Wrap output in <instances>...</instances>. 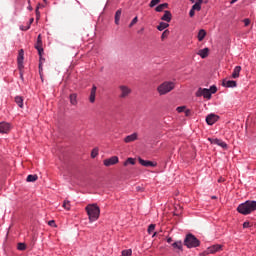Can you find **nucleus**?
<instances>
[{
  "label": "nucleus",
  "mask_w": 256,
  "mask_h": 256,
  "mask_svg": "<svg viewBox=\"0 0 256 256\" xmlns=\"http://www.w3.org/2000/svg\"><path fill=\"white\" fill-rule=\"evenodd\" d=\"M85 209L90 223H94V221L99 219V215H101V209H99V206L96 204H89Z\"/></svg>",
  "instance_id": "f03ea898"
},
{
  "label": "nucleus",
  "mask_w": 256,
  "mask_h": 256,
  "mask_svg": "<svg viewBox=\"0 0 256 256\" xmlns=\"http://www.w3.org/2000/svg\"><path fill=\"white\" fill-rule=\"evenodd\" d=\"M105 167H111L112 165H117L119 163V157L112 156L110 158H107L103 161Z\"/></svg>",
  "instance_id": "6e6552de"
},
{
  "label": "nucleus",
  "mask_w": 256,
  "mask_h": 256,
  "mask_svg": "<svg viewBox=\"0 0 256 256\" xmlns=\"http://www.w3.org/2000/svg\"><path fill=\"white\" fill-rule=\"evenodd\" d=\"M48 225H49L50 227H57V226L55 225V221H54V220H50V221L48 222Z\"/></svg>",
  "instance_id": "a18cd8bd"
},
{
  "label": "nucleus",
  "mask_w": 256,
  "mask_h": 256,
  "mask_svg": "<svg viewBox=\"0 0 256 256\" xmlns=\"http://www.w3.org/2000/svg\"><path fill=\"white\" fill-rule=\"evenodd\" d=\"M208 91H210L211 95L217 93V86L215 85L210 86V89H208Z\"/></svg>",
  "instance_id": "e433bc0d"
},
{
  "label": "nucleus",
  "mask_w": 256,
  "mask_h": 256,
  "mask_svg": "<svg viewBox=\"0 0 256 256\" xmlns=\"http://www.w3.org/2000/svg\"><path fill=\"white\" fill-rule=\"evenodd\" d=\"M171 19H173V15L171 11L165 10L164 15L161 17V21H165L166 23H171Z\"/></svg>",
  "instance_id": "2eb2a0df"
},
{
  "label": "nucleus",
  "mask_w": 256,
  "mask_h": 256,
  "mask_svg": "<svg viewBox=\"0 0 256 256\" xmlns=\"http://www.w3.org/2000/svg\"><path fill=\"white\" fill-rule=\"evenodd\" d=\"M172 242H173V238L168 237V238H167V243H172Z\"/></svg>",
  "instance_id": "de8ad7c7"
},
{
  "label": "nucleus",
  "mask_w": 256,
  "mask_h": 256,
  "mask_svg": "<svg viewBox=\"0 0 256 256\" xmlns=\"http://www.w3.org/2000/svg\"><path fill=\"white\" fill-rule=\"evenodd\" d=\"M219 121V116L215 114H209L206 116V123L207 125H215Z\"/></svg>",
  "instance_id": "9d476101"
},
{
  "label": "nucleus",
  "mask_w": 256,
  "mask_h": 256,
  "mask_svg": "<svg viewBox=\"0 0 256 256\" xmlns=\"http://www.w3.org/2000/svg\"><path fill=\"white\" fill-rule=\"evenodd\" d=\"M241 73V66H236L232 72V79H239Z\"/></svg>",
  "instance_id": "aec40b11"
},
{
  "label": "nucleus",
  "mask_w": 256,
  "mask_h": 256,
  "mask_svg": "<svg viewBox=\"0 0 256 256\" xmlns=\"http://www.w3.org/2000/svg\"><path fill=\"white\" fill-rule=\"evenodd\" d=\"M185 113H186V115H189V110H186V112H185Z\"/></svg>",
  "instance_id": "4d7b16f0"
},
{
  "label": "nucleus",
  "mask_w": 256,
  "mask_h": 256,
  "mask_svg": "<svg viewBox=\"0 0 256 256\" xmlns=\"http://www.w3.org/2000/svg\"><path fill=\"white\" fill-rule=\"evenodd\" d=\"M35 49H37L38 54L40 57L43 55V41L41 40V34L37 37V43L35 45Z\"/></svg>",
  "instance_id": "9b49d317"
},
{
  "label": "nucleus",
  "mask_w": 256,
  "mask_h": 256,
  "mask_svg": "<svg viewBox=\"0 0 256 256\" xmlns=\"http://www.w3.org/2000/svg\"><path fill=\"white\" fill-rule=\"evenodd\" d=\"M184 245L188 249H194L195 247H199L201 245V241L195 237L193 234H187L184 239Z\"/></svg>",
  "instance_id": "20e7f679"
},
{
  "label": "nucleus",
  "mask_w": 256,
  "mask_h": 256,
  "mask_svg": "<svg viewBox=\"0 0 256 256\" xmlns=\"http://www.w3.org/2000/svg\"><path fill=\"white\" fill-rule=\"evenodd\" d=\"M238 213L241 215H251L254 211H256V201L255 200H247L241 203L237 207Z\"/></svg>",
  "instance_id": "f257e3e1"
},
{
  "label": "nucleus",
  "mask_w": 256,
  "mask_h": 256,
  "mask_svg": "<svg viewBox=\"0 0 256 256\" xmlns=\"http://www.w3.org/2000/svg\"><path fill=\"white\" fill-rule=\"evenodd\" d=\"M251 20H249L248 18L244 19V25L245 27H248V25H250Z\"/></svg>",
  "instance_id": "37998d69"
},
{
  "label": "nucleus",
  "mask_w": 256,
  "mask_h": 256,
  "mask_svg": "<svg viewBox=\"0 0 256 256\" xmlns=\"http://www.w3.org/2000/svg\"><path fill=\"white\" fill-rule=\"evenodd\" d=\"M24 55L25 52L23 51V49L19 50V54H18V69H23V60H24Z\"/></svg>",
  "instance_id": "dca6fc26"
},
{
  "label": "nucleus",
  "mask_w": 256,
  "mask_h": 256,
  "mask_svg": "<svg viewBox=\"0 0 256 256\" xmlns=\"http://www.w3.org/2000/svg\"><path fill=\"white\" fill-rule=\"evenodd\" d=\"M223 87L231 88L237 87V81L234 80H223L222 82Z\"/></svg>",
  "instance_id": "f3484780"
},
{
  "label": "nucleus",
  "mask_w": 256,
  "mask_h": 256,
  "mask_svg": "<svg viewBox=\"0 0 256 256\" xmlns=\"http://www.w3.org/2000/svg\"><path fill=\"white\" fill-rule=\"evenodd\" d=\"M27 9H28V11H33V7H31V5H29V6L27 7Z\"/></svg>",
  "instance_id": "864d4df0"
},
{
  "label": "nucleus",
  "mask_w": 256,
  "mask_h": 256,
  "mask_svg": "<svg viewBox=\"0 0 256 256\" xmlns=\"http://www.w3.org/2000/svg\"><path fill=\"white\" fill-rule=\"evenodd\" d=\"M121 9L117 10L115 13V19H121Z\"/></svg>",
  "instance_id": "58836bf2"
},
{
  "label": "nucleus",
  "mask_w": 256,
  "mask_h": 256,
  "mask_svg": "<svg viewBox=\"0 0 256 256\" xmlns=\"http://www.w3.org/2000/svg\"><path fill=\"white\" fill-rule=\"evenodd\" d=\"M139 21V18L136 16L132 19L131 23L129 24V27H133V25H136V23Z\"/></svg>",
  "instance_id": "4c0bfd02"
},
{
  "label": "nucleus",
  "mask_w": 256,
  "mask_h": 256,
  "mask_svg": "<svg viewBox=\"0 0 256 256\" xmlns=\"http://www.w3.org/2000/svg\"><path fill=\"white\" fill-rule=\"evenodd\" d=\"M173 249H177L178 251H183V242L182 241H176L172 243Z\"/></svg>",
  "instance_id": "5701e85b"
},
{
  "label": "nucleus",
  "mask_w": 256,
  "mask_h": 256,
  "mask_svg": "<svg viewBox=\"0 0 256 256\" xmlns=\"http://www.w3.org/2000/svg\"><path fill=\"white\" fill-rule=\"evenodd\" d=\"M195 11H201V8H198V6L194 4L189 11V16L195 17Z\"/></svg>",
  "instance_id": "a878e982"
},
{
  "label": "nucleus",
  "mask_w": 256,
  "mask_h": 256,
  "mask_svg": "<svg viewBox=\"0 0 256 256\" xmlns=\"http://www.w3.org/2000/svg\"><path fill=\"white\" fill-rule=\"evenodd\" d=\"M169 8V4L168 3H163V4H159L156 8L155 11L157 13H162L163 10L168 9Z\"/></svg>",
  "instance_id": "412c9836"
},
{
  "label": "nucleus",
  "mask_w": 256,
  "mask_h": 256,
  "mask_svg": "<svg viewBox=\"0 0 256 256\" xmlns=\"http://www.w3.org/2000/svg\"><path fill=\"white\" fill-rule=\"evenodd\" d=\"M211 90L207 89V88H199L198 93H197V97H204V99H211Z\"/></svg>",
  "instance_id": "0eeeda50"
},
{
  "label": "nucleus",
  "mask_w": 256,
  "mask_h": 256,
  "mask_svg": "<svg viewBox=\"0 0 256 256\" xmlns=\"http://www.w3.org/2000/svg\"><path fill=\"white\" fill-rule=\"evenodd\" d=\"M132 254H133V251L131 249L122 251V256H131Z\"/></svg>",
  "instance_id": "f704fd0d"
},
{
  "label": "nucleus",
  "mask_w": 256,
  "mask_h": 256,
  "mask_svg": "<svg viewBox=\"0 0 256 256\" xmlns=\"http://www.w3.org/2000/svg\"><path fill=\"white\" fill-rule=\"evenodd\" d=\"M190 3H194L197 5L199 9H201V5H203V0H190Z\"/></svg>",
  "instance_id": "7c9ffc66"
},
{
  "label": "nucleus",
  "mask_w": 256,
  "mask_h": 256,
  "mask_svg": "<svg viewBox=\"0 0 256 256\" xmlns=\"http://www.w3.org/2000/svg\"><path fill=\"white\" fill-rule=\"evenodd\" d=\"M36 15L39 17V8L36 9Z\"/></svg>",
  "instance_id": "5fc2aeb1"
},
{
  "label": "nucleus",
  "mask_w": 256,
  "mask_h": 256,
  "mask_svg": "<svg viewBox=\"0 0 256 256\" xmlns=\"http://www.w3.org/2000/svg\"><path fill=\"white\" fill-rule=\"evenodd\" d=\"M223 249V245L220 244H214L210 247H208L205 251L206 255H213L215 253H219Z\"/></svg>",
  "instance_id": "39448f33"
},
{
  "label": "nucleus",
  "mask_w": 256,
  "mask_h": 256,
  "mask_svg": "<svg viewBox=\"0 0 256 256\" xmlns=\"http://www.w3.org/2000/svg\"><path fill=\"white\" fill-rule=\"evenodd\" d=\"M127 165H135V159H134V158H128V159L124 162V167H127Z\"/></svg>",
  "instance_id": "c85d7f7f"
},
{
  "label": "nucleus",
  "mask_w": 256,
  "mask_h": 256,
  "mask_svg": "<svg viewBox=\"0 0 256 256\" xmlns=\"http://www.w3.org/2000/svg\"><path fill=\"white\" fill-rule=\"evenodd\" d=\"M138 161L143 167H157V163L153 161L144 160L143 158H139Z\"/></svg>",
  "instance_id": "4468645a"
},
{
  "label": "nucleus",
  "mask_w": 256,
  "mask_h": 256,
  "mask_svg": "<svg viewBox=\"0 0 256 256\" xmlns=\"http://www.w3.org/2000/svg\"><path fill=\"white\" fill-rule=\"evenodd\" d=\"M148 235H151V233H153V231H155V224H150L148 226Z\"/></svg>",
  "instance_id": "c9c22d12"
},
{
  "label": "nucleus",
  "mask_w": 256,
  "mask_h": 256,
  "mask_svg": "<svg viewBox=\"0 0 256 256\" xmlns=\"http://www.w3.org/2000/svg\"><path fill=\"white\" fill-rule=\"evenodd\" d=\"M205 37H207V31H205V29H200L197 35V39L198 41H203V39H205Z\"/></svg>",
  "instance_id": "4be33fe9"
},
{
  "label": "nucleus",
  "mask_w": 256,
  "mask_h": 256,
  "mask_svg": "<svg viewBox=\"0 0 256 256\" xmlns=\"http://www.w3.org/2000/svg\"><path fill=\"white\" fill-rule=\"evenodd\" d=\"M156 235H157V232H154L153 235H152V237H155Z\"/></svg>",
  "instance_id": "6e6d98bb"
},
{
  "label": "nucleus",
  "mask_w": 256,
  "mask_h": 256,
  "mask_svg": "<svg viewBox=\"0 0 256 256\" xmlns=\"http://www.w3.org/2000/svg\"><path fill=\"white\" fill-rule=\"evenodd\" d=\"M223 181H225V179H223L222 177L218 179V183H223Z\"/></svg>",
  "instance_id": "603ef678"
},
{
  "label": "nucleus",
  "mask_w": 256,
  "mask_h": 256,
  "mask_svg": "<svg viewBox=\"0 0 256 256\" xmlns=\"http://www.w3.org/2000/svg\"><path fill=\"white\" fill-rule=\"evenodd\" d=\"M212 199H217V196H212Z\"/></svg>",
  "instance_id": "13d9d810"
},
{
  "label": "nucleus",
  "mask_w": 256,
  "mask_h": 256,
  "mask_svg": "<svg viewBox=\"0 0 256 256\" xmlns=\"http://www.w3.org/2000/svg\"><path fill=\"white\" fill-rule=\"evenodd\" d=\"M28 3H31V0H28Z\"/></svg>",
  "instance_id": "bf43d9fd"
},
{
  "label": "nucleus",
  "mask_w": 256,
  "mask_h": 256,
  "mask_svg": "<svg viewBox=\"0 0 256 256\" xmlns=\"http://www.w3.org/2000/svg\"><path fill=\"white\" fill-rule=\"evenodd\" d=\"M96 96H97V86L93 85L90 90V96H89L90 103H95Z\"/></svg>",
  "instance_id": "a211bd4d"
},
{
  "label": "nucleus",
  "mask_w": 256,
  "mask_h": 256,
  "mask_svg": "<svg viewBox=\"0 0 256 256\" xmlns=\"http://www.w3.org/2000/svg\"><path fill=\"white\" fill-rule=\"evenodd\" d=\"M208 141H210V143L212 145H218V147H222V149H227V143H225V141L218 139V138H214L211 139L209 138Z\"/></svg>",
  "instance_id": "1a4fd4ad"
},
{
  "label": "nucleus",
  "mask_w": 256,
  "mask_h": 256,
  "mask_svg": "<svg viewBox=\"0 0 256 256\" xmlns=\"http://www.w3.org/2000/svg\"><path fill=\"white\" fill-rule=\"evenodd\" d=\"M119 89L121 92L120 99H125L126 97H129V95H131V88H129L128 86L121 85Z\"/></svg>",
  "instance_id": "423d86ee"
},
{
  "label": "nucleus",
  "mask_w": 256,
  "mask_h": 256,
  "mask_svg": "<svg viewBox=\"0 0 256 256\" xmlns=\"http://www.w3.org/2000/svg\"><path fill=\"white\" fill-rule=\"evenodd\" d=\"M63 207L64 209H66V211H69L71 209V202L69 200H65L63 203Z\"/></svg>",
  "instance_id": "c756f323"
},
{
  "label": "nucleus",
  "mask_w": 256,
  "mask_h": 256,
  "mask_svg": "<svg viewBox=\"0 0 256 256\" xmlns=\"http://www.w3.org/2000/svg\"><path fill=\"white\" fill-rule=\"evenodd\" d=\"M11 131V124L9 122H0V133L5 134Z\"/></svg>",
  "instance_id": "f8f14e48"
},
{
  "label": "nucleus",
  "mask_w": 256,
  "mask_h": 256,
  "mask_svg": "<svg viewBox=\"0 0 256 256\" xmlns=\"http://www.w3.org/2000/svg\"><path fill=\"white\" fill-rule=\"evenodd\" d=\"M249 227H251V224L249 222H244L243 223V229H249Z\"/></svg>",
  "instance_id": "79ce46f5"
},
{
  "label": "nucleus",
  "mask_w": 256,
  "mask_h": 256,
  "mask_svg": "<svg viewBox=\"0 0 256 256\" xmlns=\"http://www.w3.org/2000/svg\"><path fill=\"white\" fill-rule=\"evenodd\" d=\"M169 27V22H160L157 26L158 31H165Z\"/></svg>",
  "instance_id": "393cba45"
},
{
  "label": "nucleus",
  "mask_w": 256,
  "mask_h": 256,
  "mask_svg": "<svg viewBox=\"0 0 256 256\" xmlns=\"http://www.w3.org/2000/svg\"><path fill=\"white\" fill-rule=\"evenodd\" d=\"M39 71L40 72L43 71V63L41 62V60H40V63H39Z\"/></svg>",
  "instance_id": "49530a36"
},
{
  "label": "nucleus",
  "mask_w": 256,
  "mask_h": 256,
  "mask_svg": "<svg viewBox=\"0 0 256 256\" xmlns=\"http://www.w3.org/2000/svg\"><path fill=\"white\" fill-rule=\"evenodd\" d=\"M18 251H25L27 249V245H25V243H18L17 246Z\"/></svg>",
  "instance_id": "2f4dec72"
},
{
  "label": "nucleus",
  "mask_w": 256,
  "mask_h": 256,
  "mask_svg": "<svg viewBox=\"0 0 256 256\" xmlns=\"http://www.w3.org/2000/svg\"><path fill=\"white\" fill-rule=\"evenodd\" d=\"M33 21H35L33 18H31L30 20H29V26L31 27V24L33 23Z\"/></svg>",
  "instance_id": "3c124183"
},
{
  "label": "nucleus",
  "mask_w": 256,
  "mask_h": 256,
  "mask_svg": "<svg viewBox=\"0 0 256 256\" xmlns=\"http://www.w3.org/2000/svg\"><path fill=\"white\" fill-rule=\"evenodd\" d=\"M70 103L71 105H77V94L70 95Z\"/></svg>",
  "instance_id": "cd10ccee"
},
{
  "label": "nucleus",
  "mask_w": 256,
  "mask_h": 256,
  "mask_svg": "<svg viewBox=\"0 0 256 256\" xmlns=\"http://www.w3.org/2000/svg\"><path fill=\"white\" fill-rule=\"evenodd\" d=\"M119 21H121V19L115 18V24L119 25Z\"/></svg>",
  "instance_id": "09e8293b"
},
{
  "label": "nucleus",
  "mask_w": 256,
  "mask_h": 256,
  "mask_svg": "<svg viewBox=\"0 0 256 256\" xmlns=\"http://www.w3.org/2000/svg\"><path fill=\"white\" fill-rule=\"evenodd\" d=\"M173 89H175V82L165 81L158 86L157 91L159 95H167V93H171Z\"/></svg>",
  "instance_id": "7ed1b4c3"
},
{
  "label": "nucleus",
  "mask_w": 256,
  "mask_h": 256,
  "mask_svg": "<svg viewBox=\"0 0 256 256\" xmlns=\"http://www.w3.org/2000/svg\"><path fill=\"white\" fill-rule=\"evenodd\" d=\"M21 31H29V29H31V26H20Z\"/></svg>",
  "instance_id": "ea45409f"
},
{
  "label": "nucleus",
  "mask_w": 256,
  "mask_h": 256,
  "mask_svg": "<svg viewBox=\"0 0 256 256\" xmlns=\"http://www.w3.org/2000/svg\"><path fill=\"white\" fill-rule=\"evenodd\" d=\"M237 1H239V0H231L230 4L233 5V4L237 3Z\"/></svg>",
  "instance_id": "8fccbe9b"
},
{
  "label": "nucleus",
  "mask_w": 256,
  "mask_h": 256,
  "mask_svg": "<svg viewBox=\"0 0 256 256\" xmlns=\"http://www.w3.org/2000/svg\"><path fill=\"white\" fill-rule=\"evenodd\" d=\"M97 155H99V148H94V149L91 151V157H92V159H95V157H97Z\"/></svg>",
  "instance_id": "473e14b6"
},
{
  "label": "nucleus",
  "mask_w": 256,
  "mask_h": 256,
  "mask_svg": "<svg viewBox=\"0 0 256 256\" xmlns=\"http://www.w3.org/2000/svg\"><path fill=\"white\" fill-rule=\"evenodd\" d=\"M37 179H38L37 175L30 174L27 176L26 181H28V183H33V182L37 181Z\"/></svg>",
  "instance_id": "bb28decb"
},
{
  "label": "nucleus",
  "mask_w": 256,
  "mask_h": 256,
  "mask_svg": "<svg viewBox=\"0 0 256 256\" xmlns=\"http://www.w3.org/2000/svg\"><path fill=\"white\" fill-rule=\"evenodd\" d=\"M167 35H169V30H165V31L162 33V39H165V37H167Z\"/></svg>",
  "instance_id": "c03bdc74"
},
{
  "label": "nucleus",
  "mask_w": 256,
  "mask_h": 256,
  "mask_svg": "<svg viewBox=\"0 0 256 256\" xmlns=\"http://www.w3.org/2000/svg\"><path fill=\"white\" fill-rule=\"evenodd\" d=\"M161 3V0H151L149 7L153 8L155 5H159Z\"/></svg>",
  "instance_id": "72a5a7b5"
},
{
  "label": "nucleus",
  "mask_w": 256,
  "mask_h": 256,
  "mask_svg": "<svg viewBox=\"0 0 256 256\" xmlns=\"http://www.w3.org/2000/svg\"><path fill=\"white\" fill-rule=\"evenodd\" d=\"M138 139H139V134L134 132L124 138V143H133V142L137 141Z\"/></svg>",
  "instance_id": "ddd939ff"
},
{
  "label": "nucleus",
  "mask_w": 256,
  "mask_h": 256,
  "mask_svg": "<svg viewBox=\"0 0 256 256\" xmlns=\"http://www.w3.org/2000/svg\"><path fill=\"white\" fill-rule=\"evenodd\" d=\"M14 101H15V103L18 105V107H20V109H23V107H24V104H23V97H21V96H16V97L14 98Z\"/></svg>",
  "instance_id": "b1692460"
},
{
  "label": "nucleus",
  "mask_w": 256,
  "mask_h": 256,
  "mask_svg": "<svg viewBox=\"0 0 256 256\" xmlns=\"http://www.w3.org/2000/svg\"><path fill=\"white\" fill-rule=\"evenodd\" d=\"M197 54L201 57V59H207V57H209V48H203L199 50Z\"/></svg>",
  "instance_id": "6ab92c4d"
},
{
  "label": "nucleus",
  "mask_w": 256,
  "mask_h": 256,
  "mask_svg": "<svg viewBox=\"0 0 256 256\" xmlns=\"http://www.w3.org/2000/svg\"><path fill=\"white\" fill-rule=\"evenodd\" d=\"M176 111H178V113H183V111H185V106H179L176 108Z\"/></svg>",
  "instance_id": "a19ab883"
}]
</instances>
